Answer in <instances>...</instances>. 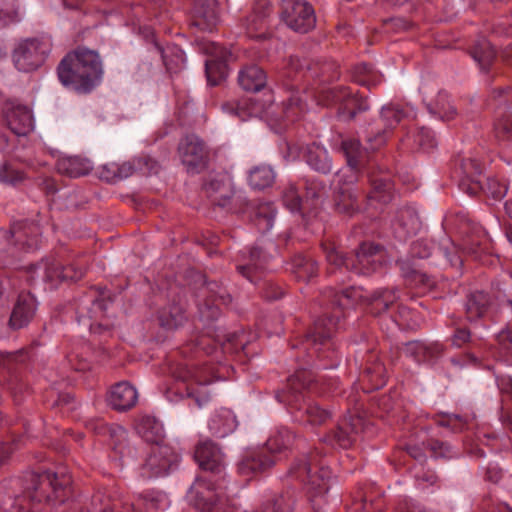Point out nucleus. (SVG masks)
Wrapping results in <instances>:
<instances>
[{
    "label": "nucleus",
    "mask_w": 512,
    "mask_h": 512,
    "mask_svg": "<svg viewBox=\"0 0 512 512\" xmlns=\"http://www.w3.org/2000/svg\"><path fill=\"white\" fill-rule=\"evenodd\" d=\"M358 176L353 174H339V188L335 196V208L339 213L352 215L359 210L358 192L354 187Z\"/></svg>",
    "instance_id": "obj_16"
},
{
    "label": "nucleus",
    "mask_w": 512,
    "mask_h": 512,
    "mask_svg": "<svg viewBox=\"0 0 512 512\" xmlns=\"http://www.w3.org/2000/svg\"><path fill=\"white\" fill-rule=\"evenodd\" d=\"M56 169L59 174L70 178H77L88 174L92 166L88 159L70 156L58 159Z\"/></svg>",
    "instance_id": "obj_38"
},
{
    "label": "nucleus",
    "mask_w": 512,
    "mask_h": 512,
    "mask_svg": "<svg viewBox=\"0 0 512 512\" xmlns=\"http://www.w3.org/2000/svg\"><path fill=\"white\" fill-rule=\"evenodd\" d=\"M103 73L99 53L84 46L67 53L57 67L62 85L84 94L100 84Z\"/></svg>",
    "instance_id": "obj_2"
},
{
    "label": "nucleus",
    "mask_w": 512,
    "mask_h": 512,
    "mask_svg": "<svg viewBox=\"0 0 512 512\" xmlns=\"http://www.w3.org/2000/svg\"><path fill=\"white\" fill-rule=\"evenodd\" d=\"M421 222L415 209L404 207L397 211L392 229L395 238L399 241H406L415 235L420 229Z\"/></svg>",
    "instance_id": "obj_26"
},
{
    "label": "nucleus",
    "mask_w": 512,
    "mask_h": 512,
    "mask_svg": "<svg viewBox=\"0 0 512 512\" xmlns=\"http://www.w3.org/2000/svg\"><path fill=\"white\" fill-rule=\"evenodd\" d=\"M392 290H394V288ZM395 291L398 293L397 289H395ZM394 307L397 308V312L395 314H391V316L398 326L413 329L418 325L416 313L410 308L404 306L402 303H399L398 294H396L395 302L391 304L386 311H391Z\"/></svg>",
    "instance_id": "obj_47"
},
{
    "label": "nucleus",
    "mask_w": 512,
    "mask_h": 512,
    "mask_svg": "<svg viewBox=\"0 0 512 512\" xmlns=\"http://www.w3.org/2000/svg\"><path fill=\"white\" fill-rule=\"evenodd\" d=\"M36 300L30 292H21L13 307L9 325L12 329H21L26 327L35 316Z\"/></svg>",
    "instance_id": "obj_24"
},
{
    "label": "nucleus",
    "mask_w": 512,
    "mask_h": 512,
    "mask_svg": "<svg viewBox=\"0 0 512 512\" xmlns=\"http://www.w3.org/2000/svg\"><path fill=\"white\" fill-rule=\"evenodd\" d=\"M138 400V393L128 381L114 384L108 393V405L116 411H127L134 407Z\"/></svg>",
    "instance_id": "obj_27"
},
{
    "label": "nucleus",
    "mask_w": 512,
    "mask_h": 512,
    "mask_svg": "<svg viewBox=\"0 0 512 512\" xmlns=\"http://www.w3.org/2000/svg\"><path fill=\"white\" fill-rule=\"evenodd\" d=\"M363 428V418L356 413H349L338 422L336 428L327 435L325 440L332 446L337 445L348 449L356 442Z\"/></svg>",
    "instance_id": "obj_14"
},
{
    "label": "nucleus",
    "mask_w": 512,
    "mask_h": 512,
    "mask_svg": "<svg viewBox=\"0 0 512 512\" xmlns=\"http://www.w3.org/2000/svg\"><path fill=\"white\" fill-rule=\"evenodd\" d=\"M322 250L330 268L329 273L345 268L357 274L368 275L379 270L384 263V251L380 245L364 242L351 256L338 250L334 242L323 241Z\"/></svg>",
    "instance_id": "obj_4"
},
{
    "label": "nucleus",
    "mask_w": 512,
    "mask_h": 512,
    "mask_svg": "<svg viewBox=\"0 0 512 512\" xmlns=\"http://www.w3.org/2000/svg\"><path fill=\"white\" fill-rule=\"evenodd\" d=\"M315 381L311 371L300 369L288 378L286 388L277 393L278 401L288 406L295 419L303 424L321 425L331 416L328 410L305 398L304 391L311 389Z\"/></svg>",
    "instance_id": "obj_3"
},
{
    "label": "nucleus",
    "mask_w": 512,
    "mask_h": 512,
    "mask_svg": "<svg viewBox=\"0 0 512 512\" xmlns=\"http://www.w3.org/2000/svg\"><path fill=\"white\" fill-rule=\"evenodd\" d=\"M426 445L435 458L450 459L457 455V452L447 442L430 439L427 441Z\"/></svg>",
    "instance_id": "obj_61"
},
{
    "label": "nucleus",
    "mask_w": 512,
    "mask_h": 512,
    "mask_svg": "<svg viewBox=\"0 0 512 512\" xmlns=\"http://www.w3.org/2000/svg\"><path fill=\"white\" fill-rule=\"evenodd\" d=\"M470 54L472 58L479 64L482 70H487L493 63L496 52L491 43L485 39H479L471 48Z\"/></svg>",
    "instance_id": "obj_44"
},
{
    "label": "nucleus",
    "mask_w": 512,
    "mask_h": 512,
    "mask_svg": "<svg viewBox=\"0 0 512 512\" xmlns=\"http://www.w3.org/2000/svg\"><path fill=\"white\" fill-rule=\"evenodd\" d=\"M244 264L237 266L238 272L247 278L249 281H256V273L264 270L269 261V255L265 253L260 247H252L247 255L243 254Z\"/></svg>",
    "instance_id": "obj_31"
},
{
    "label": "nucleus",
    "mask_w": 512,
    "mask_h": 512,
    "mask_svg": "<svg viewBox=\"0 0 512 512\" xmlns=\"http://www.w3.org/2000/svg\"><path fill=\"white\" fill-rule=\"evenodd\" d=\"M28 179L24 170L16 168L12 163L4 161L0 163V183L10 186H18Z\"/></svg>",
    "instance_id": "obj_53"
},
{
    "label": "nucleus",
    "mask_w": 512,
    "mask_h": 512,
    "mask_svg": "<svg viewBox=\"0 0 512 512\" xmlns=\"http://www.w3.org/2000/svg\"><path fill=\"white\" fill-rule=\"evenodd\" d=\"M164 65L170 74L180 72L185 66V54L177 46L167 47L160 50Z\"/></svg>",
    "instance_id": "obj_51"
},
{
    "label": "nucleus",
    "mask_w": 512,
    "mask_h": 512,
    "mask_svg": "<svg viewBox=\"0 0 512 512\" xmlns=\"http://www.w3.org/2000/svg\"><path fill=\"white\" fill-rule=\"evenodd\" d=\"M272 7L269 0H257L251 13L246 17L244 26L250 38L264 39L268 27V18Z\"/></svg>",
    "instance_id": "obj_18"
},
{
    "label": "nucleus",
    "mask_w": 512,
    "mask_h": 512,
    "mask_svg": "<svg viewBox=\"0 0 512 512\" xmlns=\"http://www.w3.org/2000/svg\"><path fill=\"white\" fill-rule=\"evenodd\" d=\"M4 117L8 128L17 136H25L34 128L32 112L25 105L7 102Z\"/></svg>",
    "instance_id": "obj_17"
},
{
    "label": "nucleus",
    "mask_w": 512,
    "mask_h": 512,
    "mask_svg": "<svg viewBox=\"0 0 512 512\" xmlns=\"http://www.w3.org/2000/svg\"><path fill=\"white\" fill-rule=\"evenodd\" d=\"M195 459L203 470L220 474L223 471V455L211 441L200 443L195 450Z\"/></svg>",
    "instance_id": "obj_29"
},
{
    "label": "nucleus",
    "mask_w": 512,
    "mask_h": 512,
    "mask_svg": "<svg viewBox=\"0 0 512 512\" xmlns=\"http://www.w3.org/2000/svg\"><path fill=\"white\" fill-rule=\"evenodd\" d=\"M219 22L216 0H195L192 9V24L203 31H211Z\"/></svg>",
    "instance_id": "obj_25"
},
{
    "label": "nucleus",
    "mask_w": 512,
    "mask_h": 512,
    "mask_svg": "<svg viewBox=\"0 0 512 512\" xmlns=\"http://www.w3.org/2000/svg\"><path fill=\"white\" fill-rule=\"evenodd\" d=\"M275 211L270 204H262L258 207L254 224L261 233L268 232L274 223Z\"/></svg>",
    "instance_id": "obj_58"
},
{
    "label": "nucleus",
    "mask_w": 512,
    "mask_h": 512,
    "mask_svg": "<svg viewBox=\"0 0 512 512\" xmlns=\"http://www.w3.org/2000/svg\"><path fill=\"white\" fill-rule=\"evenodd\" d=\"M264 504L271 505L270 512H292L295 505L294 491L287 490Z\"/></svg>",
    "instance_id": "obj_59"
},
{
    "label": "nucleus",
    "mask_w": 512,
    "mask_h": 512,
    "mask_svg": "<svg viewBox=\"0 0 512 512\" xmlns=\"http://www.w3.org/2000/svg\"><path fill=\"white\" fill-rule=\"evenodd\" d=\"M137 432L146 442H150L153 445H165L163 443V425L155 417H142L137 424Z\"/></svg>",
    "instance_id": "obj_40"
},
{
    "label": "nucleus",
    "mask_w": 512,
    "mask_h": 512,
    "mask_svg": "<svg viewBox=\"0 0 512 512\" xmlns=\"http://www.w3.org/2000/svg\"><path fill=\"white\" fill-rule=\"evenodd\" d=\"M179 455L169 445H152L141 466V475L145 478L160 477L178 464Z\"/></svg>",
    "instance_id": "obj_10"
},
{
    "label": "nucleus",
    "mask_w": 512,
    "mask_h": 512,
    "mask_svg": "<svg viewBox=\"0 0 512 512\" xmlns=\"http://www.w3.org/2000/svg\"><path fill=\"white\" fill-rule=\"evenodd\" d=\"M495 139L499 142L512 141V113L505 111L496 114L492 128Z\"/></svg>",
    "instance_id": "obj_49"
},
{
    "label": "nucleus",
    "mask_w": 512,
    "mask_h": 512,
    "mask_svg": "<svg viewBox=\"0 0 512 512\" xmlns=\"http://www.w3.org/2000/svg\"><path fill=\"white\" fill-rule=\"evenodd\" d=\"M430 113L438 115L442 120H452L457 114L455 107L450 103L449 96L440 92L434 103L428 104Z\"/></svg>",
    "instance_id": "obj_54"
},
{
    "label": "nucleus",
    "mask_w": 512,
    "mask_h": 512,
    "mask_svg": "<svg viewBox=\"0 0 512 512\" xmlns=\"http://www.w3.org/2000/svg\"><path fill=\"white\" fill-rule=\"evenodd\" d=\"M226 57L222 55L219 58H211L205 62V72L208 82L215 86L226 78L228 74V66Z\"/></svg>",
    "instance_id": "obj_50"
},
{
    "label": "nucleus",
    "mask_w": 512,
    "mask_h": 512,
    "mask_svg": "<svg viewBox=\"0 0 512 512\" xmlns=\"http://www.w3.org/2000/svg\"><path fill=\"white\" fill-rule=\"evenodd\" d=\"M404 352L418 363L429 362L442 354L443 346L438 343L425 344L420 341H411L405 345Z\"/></svg>",
    "instance_id": "obj_35"
},
{
    "label": "nucleus",
    "mask_w": 512,
    "mask_h": 512,
    "mask_svg": "<svg viewBox=\"0 0 512 512\" xmlns=\"http://www.w3.org/2000/svg\"><path fill=\"white\" fill-rule=\"evenodd\" d=\"M366 172L371 186L367 199L369 201L375 200L382 204L390 202L392 199V183L389 174L380 170L376 164L369 166Z\"/></svg>",
    "instance_id": "obj_21"
},
{
    "label": "nucleus",
    "mask_w": 512,
    "mask_h": 512,
    "mask_svg": "<svg viewBox=\"0 0 512 512\" xmlns=\"http://www.w3.org/2000/svg\"><path fill=\"white\" fill-rule=\"evenodd\" d=\"M19 20L17 0H0V24L6 26Z\"/></svg>",
    "instance_id": "obj_60"
},
{
    "label": "nucleus",
    "mask_w": 512,
    "mask_h": 512,
    "mask_svg": "<svg viewBox=\"0 0 512 512\" xmlns=\"http://www.w3.org/2000/svg\"><path fill=\"white\" fill-rule=\"evenodd\" d=\"M340 149L346 158L349 174L355 173L358 176L360 171H366L369 166L375 165L369 160L368 151L362 147L358 139H343Z\"/></svg>",
    "instance_id": "obj_19"
},
{
    "label": "nucleus",
    "mask_w": 512,
    "mask_h": 512,
    "mask_svg": "<svg viewBox=\"0 0 512 512\" xmlns=\"http://www.w3.org/2000/svg\"><path fill=\"white\" fill-rule=\"evenodd\" d=\"M50 52V43L40 38L21 40L14 48L12 60L22 72H32L41 67Z\"/></svg>",
    "instance_id": "obj_8"
},
{
    "label": "nucleus",
    "mask_w": 512,
    "mask_h": 512,
    "mask_svg": "<svg viewBox=\"0 0 512 512\" xmlns=\"http://www.w3.org/2000/svg\"><path fill=\"white\" fill-rule=\"evenodd\" d=\"M308 80H313L311 87H323L326 83L338 78L337 66L333 62L310 60L307 64Z\"/></svg>",
    "instance_id": "obj_34"
},
{
    "label": "nucleus",
    "mask_w": 512,
    "mask_h": 512,
    "mask_svg": "<svg viewBox=\"0 0 512 512\" xmlns=\"http://www.w3.org/2000/svg\"><path fill=\"white\" fill-rule=\"evenodd\" d=\"M288 474L306 485L314 512H321L320 509L326 503L324 495L329 489L332 473L328 467L320 464L318 455L310 453L297 458L291 464Z\"/></svg>",
    "instance_id": "obj_5"
},
{
    "label": "nucleus",
    "mask_w": 512,
    "mask_h": 512,
    "mask_svg": "<svg viewBox=\"0 0 512 512\" xmlns=\"http://www.w3.org/2000/svg\"><path fill=\"white\" fill-rule=\"evenodd\" d=\"M293 433L286 427H282L273 434L265 444L266 451L274 456L290 447L294 441Z\"/></svg>",
    "instance_id": "obj_48"
},
{
    "label": "nucleus",
    "mask_w": 512,
    "mask_h": 512,
    "mask_svg": "<svg viewBox=\"0 0 512 512\" xmlns=\"http://www.w3.org/2000/svg\"><path fill=\"white\" fill-rule=\"evenodd\" d=\"M353 78L356 83L368 88L375 87L382 81V76L366 63L355 66Z\"/></svg>",
    "instance_id": "obj_52"
},
{
    "label": "nucleus",
    "mask_w": 512,
    "mask_h": 512,
    "mask_svg": "<svg viewBox=\"0 0 512 512\" xmlns=\"http://www.w3.org/2000/svg\"><path fill=\"white\" fill-rule=\"evenodd\" d=\"M136 172H140L142 175L148 176L151 174H157L160 170V164L158 161L150 157L149 155H143L133 159Z\"/></svg>",
    "instance_id": "obj_64"
},
{
    "label": "nucleus",
    "mask_w": 512,
    "mask_h": 512,
    "mask_svg": "<svg viewBox=\"0 0 512 512\" xmlns=\"http://www.w3.org/2000/svg\"><path fill=\"white\" fill-rule=\"evenodd\" d=\"M324 298L333 315L330 317L325 314L314 322L312 330L306 336V344L313 346L319 358L331 360V364L323 365V368H333L338 365V360L332 337L339 328L340 318L345 315V310L357 304H366L372 314L380 315L395 302L396 291L378 289L371 296H366L361 288L349 287L341 291L328 288L324 292Z\"/></svg>",
    "instance_id": "obj_1"
},
{
    "label": "nucleus",
    "mask_w": 512,
    "mask_h": 512,
    "mask_svg": "<svg viewBox=\"0 0 512 512\" xmlns=\"http://www.w3.org/2000/svg\"><path fill=\"white\" fill-rule=\"evenodd\" d=\"M30 478L31 485L27 488V495L34 502H64L70 491L71 476L62 471H45L32 474Z\"/></svg>",
    "instance_id": "obj_6"
},
{
    "label": "nucleus",
    "mask_w": 512,
    "mask_h": 512,
    "mask_svg": "<svg viewBox=\"0 0 512 512\" xmlns=\"http://www.w3.org/2000/svg\"><path fill=\"white\" fill-rule=\"evenodd\" d=\"M384 507L383 493L375 488L359 492L348 506V512H378Z\"/></svg>",
    "instance_id": "obj_33"
},
{
    "label": "nucleus",
    "mask_w": 512,
    "mask_h": 512,
    "mask_svg": "<svg viewBox=\"0 0 512 512\" xmlns=\"http://www.w3.org/2000/svg\"><path fill=\"white\" fill-rule=\"evenodd\" d=\"M275 180V173L268 165H258L249 171V185L255 190H263L270 187Z\"/></svg>",
    "instance_id": "obj_46"
},
{
    "label": "nucleus",
    "mask_w": 512,
    "mask_h": 512,
    "mask_svg": "<svg viewBox=\"0 0 512 512\" xmlns=\"http://www.w3.org/2000/svg\"><path fill=\"white\" fill-rule=\"evenodd\" d=\"M204 190L211 203L227 207L234 195L232 178L228 174H219L205 184Z\"/></svg>",
    "instance_id": "obj_23"
},
{
    "label": "nucleus",
    "mask_w": 512,
    "mask_h": 512,
    "mask_svg": "<svg viewBox=\"0 0 512 512\" xmlns=\"http://www.w3.org/2000/svg\"><path fill=\"white\" fill-rule=\"evenodd\" d=\"M414 143L423 151L429 152L437 145L433 132L426 127H421L414 134Z\"/></svg>",
    "instance_id": "obj_62"
},
{
    "label": "nucleus",
    "mask_w": 512,
    "mask_h": 512,
    "mask_svg": "<svg viewBox=\"0 0 512 512\" xmlns=\"http://www.w3.org/2000/svg\"><path fill=\"white\" fill-rule=\"evenodd\" d=\"M178 153L188 173L203 171L208 164L209 153L204 142L196 135H188L178 145Z\"/></svg>",
    "instance_id": "obj_12"
},
{
    "label": "nucleus",
    "mask_w": 512,
    "mask_h": 512,
    "mask_svg": "<svg viewBox=\"0 0 512 512\" xmlns=\"http://www.w3.org/2000/svg\"><path fill=\"white\" fill-rule=\"evenodd\" d=\"M205 299L198 303V312L202 320L212 321L220 315V305H228L231 297L226 289L216 282H210L203 290Z\"/></svg>",
    "instance_id": "obj_15"
},
{
    "label": "nucleus",
    "mask_w": 512,
    "mask_h": 512,
    "mask_svg": "<svg viewBox=\"0 0 512 512\" xmlns=\"http://www.w3.org/2000/svg\"><path fill=\"white\" fill-rule=\"evenodd\" d=\"M397 265L401 271L402 277L409 285L414 286L423 292H428L435 288V278L417 270L409 260L400 259L397 261Z\"/></svg>",
    "instance_id": "obj_32"
},
{
    "label": "nucleus",
    "mask_w": 512,
    "mask_h": 512,
    "mask_svg": "<svg viewBox=\"0 0 512 512\" xmlns=\"http://www.w3.org/2000/svg\"><path fill=\"white\" fill-rule=\"evenodd\" d=\"M42 272L43 280L49 284L50 288H55L58 284L62 283L61 277V263L56 260H46L40 263L37 267Z\"/></svg>",
    "instance_id": "obj_55"
},
{
    "label": "nucleus",
    "mask_w": 512,
    "mask_h": 512,
    "mask_svg": "<svg viewBox=\"0 0 512 512\" xmlns=\"http://www.w3.org/2000/svg\"><path fill=\"white\" fill-rule=\"evenodd\" d=\"M348 88L343 86H335V87H310L305 88L304 93L306 94L305 98H302L298 95H292L287 100L286 105V114L287 117L298 116L299 113L303 112L306 108V101L308 97L314 99L318 104L324 106H332L337 105L338 108L341 105L342 100L345 98V94Z\"/></svg>",
    "instance_id": "obj_7"
},
{
    "label": "nucleus",
    "mask_w": 512,
    "mask_h": 512,
    "mask_svg": "<svg viewBox=\"0 0 512 512\" xmlns=\"http://www.w3.org/2000/svg\"><path fill=\"white\" fill-rule=\"evenodd\" d=\"M494 306V298L487 292L474 291L467 295L464 304L466 318L476 321L484 317Z\"/></svg>",
    "instance_id": "obj_30"
},
{
    "label": "nucleus",
    "mask_w": 512,
    "mask_h": 512,
    "mask_svg": "<svg viewBox=\"0 0 512 512\" xmlns=\"http://www.w3.org/2000/svg\"><path fill=\"white\" fill-rule=\"evenodd\" d=\"M310 60L298 56H290L284 66V76L290 79L305 78L308 80L307 64Z\"/></svg>",
    "instance_id": "obj_57"
},
{
    "label": "nucleus",
    "mask_w": 512,
    "mask_h": 512,
    "mask_svg": "<svg viewBox=\"0 0 512 512\" xmlns=\"http://www.w3.org/2000/svg\"><path fill=\"white\" fill-rule=\"evenodd\" d=\"M87 429L96 435L109 438L111 448L124 455L127 449V431L120 425L107 424L102 420L91 421L87 424Z\"/></svg>",
    "instance_id": "obj_22"
},
{
    "label": "nucleus",
    "mask_w": 512,
    "mask_h": 512,
    "mask_svg": "<svg viewBox=\"0 0 512 512\" xmlns=\"http://www.w3.org/2000/svg\"><path fill=\"white\" fill-rule=\"evenodd\" d=\"M508 187L506 183L501 182L495 177H488L485 185H483V191L488 197L495 200L502 199L507 193Z\"/></svg>",
    "instance_id": "obj_63"
},
{
    "label": "nucleus",
    "mask_w": 512,
    "mask_h": 512,
    "mask_svg": "<svg viewBox=\"0 0 512 512\" xmlns=\"http://www.w3.org/2000/svg\"><path fill=\"white\" fill-rule=\"evenodd\" d=\"M42 231L40 226L31 221H19L12 224L6 241L11 245V255L16 256L17 250L32 251L38 248Z\"/></svg>",
    "instance_id": "obj_13"
},
{
    "label": "nucleus",
    "mask_w": 512,
    "mask_h": 512,
    "mask_svg": "<svg viewBox=\"0 0 512 512\" xmlns=\"http://www.w3.org/2000/svg\"><path fill=\"white\" fill-rule=\"evenodd\" d=\"M304 158L306 163L319 173L328 174L332 170V160L328 151L316 143L306 146Z\"/></svg>",
    "instance_id": "obj_36"
},
{
    "label": "nucleus",
    "mask_w": 512,
    "mask_h": 512,
    "mask_svg": "<svg viewBox=\"0 0 512 512\" xmlns=\"http://www.w3.org/2000/svg\"><path fill=\"white\" fill-rule=\"evenodd\" d=\"M369 104L366 98L353 94L349 89L338 108L339 115L346 117L347 120L355 118L357 113L368 110Z\"/></svg>",
    "instance_id": "obj_42"
},
{
    "label": "nucleus",
    "mask_w": 512,
    "mask_h": 512,
    "mask_svg": "<svg viewBox=\"0 0 512 512\" xmlns=\"http://www.w3.org/2000/svg\"><path fill=\"white\" fill-rule=\"evenodd\" d=\"M158 320L165 329H177L186 321L185 308L180 303H171L159 310Z\"/></svg>",
    "instance_id": "obj_41"
},
{
    "label": "nucleus",
    "mask_w": 512,
    "mask_h": 512,
    "mask_svg": "<svg viewBox=\"0 0 512 512\" xmlns=\"http://www.w3.org/2000/svg\"><path fill=\"white\" fill-rule=\"evenodd\" d=\"M109 303V300L100 298L99 296H94L89 299L86 298L84 300L81 298L76 308L78 322H81L85 316V309H88V316L90 318H97L98 314H103L107 310Z\"/></svg>",
    "instance_id": "obj_45"
},
{
    "label": "nucleus",
    "mask_w": 512,
    "mask_h": 512,
    "mask_svg": "<svg viewBox=\"0 0 512 512\" xmlns=\"http://www.w3.org/2000/svg\"><path fill=\"white\" fill-rule=\"evenodd\" d=\"M413 117V110L400 105L389 104L381 110V121L384 129L370 127L367 130V141L372 149L382 146L387 139V134L403 120Z\"/></svg>",
    "instance_id": "obj_11"
},
{
    "label": "nucleus",
    "mask_w": 512,
    "mask_h": 512,
    "mask_svg": "<svg viewBox=\"0 0 512 512\" xmlns=\"http://www.w3.org/2000/svg\"><path fill=\"white\" fill-rule=\"evenodd\" d=\"M276 462L275 456L268 454L265 448L248 451L237 465L238 473L251 478L272 467Z\"/></svg>",
    "instance_id": "obj_20"
},
{
    "label": "nucleus",
    "mask_w": 512,
    "mask_h": 512,
    "mask_svg": "<svg viewBox=\"0 0 512 512\" xmlns=\"http://www.w3.org/2000/svg\"><path fill=\"white\" fill-rule=\"evenodd\" d=\"M222 110L232 116L246 121L251 117H259L264 111V104L255 97H244L239 100L226 101Z\"/></svg>",
    "instance_id": "obj_28"
},
{
    "label": "nucleus",
    "mask_w": 512,
    "mask_h": 512,
    "mask_svg": "<svg viewBox=\"0 0 512 512\" xmlns=\"http://www.w3.org/2000/svg\"><path fill=\"white\" fill-rule=\"evenodd\" d=\"M266 81V73L257 65L245 66L238 75L239 85L249 92L260 91L265 87Z\"/></svg>",
    "instance_id": "obj_37"
},
{
    "label": "nucleus",
    "mask_w": 512,
    "mask_h": 512,
    "mask_svg": "<svg viewBox=\"0 0 512 512\" xmlns=\"http://www.w3.org/2000/svg\"><path fill=\"white\" fill-rule=\"evenodd\" d=\"M281 17L290 29L298 33H307L316 24L315 11L306 0H284Z\"/></svg>",
    "instance_id": "obj_9"
},
{
    "label": "nucleus",
    "mask_w": 512,
    "mask_h": 512,
    "mask_svg": "<svg viewBox=\"0 0 512 512\" xmlns=\"http://www.w3.org/2000/svg\"><path fill=\"white\" fill-rule=\"evenodd\" d=\"M363 379L367 378L371 383V387L367 389L376 390L383 387L386 383V369L383 363L376 360L374 363L367 365L362 375Z\"/></svg>",
    "instance_id": "obj_56"
},
{
    "label": "nucleus",
    "mask_w": 512,
    "mask_h": 512,
    "mask_svg": "<svg viewBox=\"0 0 512 512\" xmlns=\"http://www.w3.org/2000/svg\"><path fill=\"white\" fill-rule=\"evenodd\" d=\"M237 427V420L233 412L229 409H220L209 421L211 433L219 438H223L232 433Z\"/></svg>",
    "instance_id": "obj_39"
},
{
    "label": "nucleus",
    "mask_w": 512,
    "mask_h": 512,
    "mask_svg": "<svg viewBox=\"0 0 512 512\" xmlns=\"http://www.w3.org/2000/svg\"><path fill=\"white\" fill-rule=\"evenodd\" d=\"M291 272L298 280L309 281L318 274V265L310 257L295 255L291 260Z\"/></svg>",
    "instance_id": "obj_43"
}]
</instances>
